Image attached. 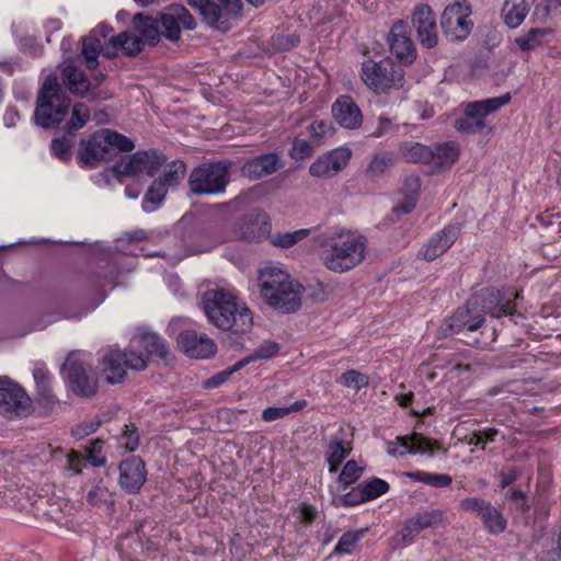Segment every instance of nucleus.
<instances>
[{"mask_svg": "<svg viewBox=\"0 0 561 561\" xmlns=\"http://www.w3.org/2000/svg\"><path fill=\"white\" fill-rule=\"evenodd\" d=\"M318 145L313 140L295 139L289 150V156L295 160L310 157Z\"/></svg>", "mask_w": 561, "mask_h": 561, "instance_id": "obj_50", "label": "nucleus"}, {"mask_svg": "<svg viewBox=\"0 0 561 561\" xmlns=\"http://www.w3.org/2000/svg\"><path fill=\"white\" fill-rule=\"evenodd\" d=\"M124 355V365L127 368H131L135 370H144L147 368V360L142 356V354H138L134 351H122Z\"/></svg>", "mask_w": 561, "mask_h": 561, "instance_id": "obj_58", "label": "nucleus"}, {"mask_svg": "<svg viewBox=\"0 0 561 561\" xmlns=\"http://www.w3.org/2000/svg\"><path fill=\"white\" fill-rule=\"evenodd\" d=\"M309 173L317 178H331L336 174L333 173V169H331V159L328 152L320 156L316 161L311 163Z\"/></svg>", "mask_w": 561, "mask_h": 561, "instance_id": "obj_52", "label": "nucleus"}, {"mask_svg": "<svg viewBox=\"0 0 561 561\" xmlns=\"http://www.w3.org/2000/svg\"><path fill=\"white\" fill-rule=\"evenodd\" d=\"M61 371L77 396L89 398L96 393L98 378L95 374L76 353H70L67 356Z\"/></svg>", "mask_w": 561, "mask_h": 561, "instance_id": "obj_12", "label": "nucleus"}, {"mask_svg": "<svg viewBox=\"0 0 561 561\" xmlns=\"http://www.w3.org/2000/svg\"><path fill=\"white\" fill-rule=\"evenodd\" d=\"M70 108V117L66 121L61 130L76 137L77 131L82 129L91 119V114L90 108L82 102L75 103Z\"/></svg>", "mask_w": 561, "mask_h": 561, "instance_id": "obj_34", "label": "nucleus"}, {"mask_svg": "<svg viewBox=\"0 0 561 561\" xmlns=\"http://www.w3.org/2000/svg\"><path fill=\"white\" fill-rule=\"evenodd\" d=\"M390 51L402 64L410 65L416 58V49L411 38V28L407 21L398 20L388 36Z\"/></svg>", "mask_w": 561, "mask_h": 561, "instance_id": "obj_15", "label": "nucleus"}, {"mask_svg": "<svg viewBox=\"0 0 561 561\" xmlns=\"http://www.w3.org/2000/svg\"><path fill=\"white\" fill-rule=\"evenodd\" d=\"M36 390H37V401L39 404L44 405L45 408L51 409L58 402L55 394L53 393L50 383L38 386V387H36Z\"/></svg>", "mask_w": 561, "mask_h": 561, "instance_id": "obj_63", "label": "nucleus"}, {"mask_svg": "<svg viewBox=\"0 0 561 561\" xmlns=\"http://www.w3.org/2000/svg\"><path fill=\"white\" fill-rule=\"evenodd\" d=\"M360 77L369 89L377 93H383L390 89L403 87L404 71L400 66H396L390 58H383L380 61H364Z\"/></svg>", "mask_w": 561, "mask_h": 561, "instance_id": "obj_8", "label": "nucleus"}, {"mask_svg": "<svg viewBox=\"0 0 561 561\" xmlns=\"http://www.w3.org/2000/svg\"><path fill=\"white\" fill-rule=\"evenodd\" d=\"M489 503L479 497H466L460 501L459 507L465 512H477L481 516Z\"/></svg>", "mask_w": 561, "mask_h": 561, "instance_id": "obj_62", "label": "nucleus"}, {"mask_svg": "<svg viewBox=\"0 0 561 561\" xmlns=\"http://www.w3.org/2000/svg\"><path fill=\"white\" fill-rule=\"evenodd\" d=\"M308 130L311 134L312 140L319 145L320 139L328 134H332L334 129L329 123L324 121H314L312 124H310Z\"/></svg>", "mask_w": 561, "mask_h": 561, "instance_id": "obj_61", "label": "nucleus"}, {"mask_svg": "<svg viewBox=\"0 0 561 561\" xmlns=\"http://www.w3.org/2000/svg\"><path fill=\"white\" fill-rule=\"evenodd\" d=\"M366 248L367 240L364 237L332 239L324 245L321 260L330 271L344 273L364 261Z\"/></svg>", "mask_w": 561, "mask_h": 561, "instance_id": "obj_5", "label": "nucleus"}, {"mask_svg": "<svg viewBox=\"0 0 561 561\" xmlns=\"http://www.w3.org/2000/svg\"><path fill=\"white\" fill-rule=\"evenodd\" d=\"M139 343L150 356L167 359L170 352L165 341L156 332L144 330L139 333Z\"/></svg>", "mask_w": 561, "mask_h": 561, "instance_id": "obj_32", "label": "nucleus"}, {"mask_svg": "<svg viewBox=\"0 0 561 561\" xmlns=\"http://www.w3.org/2000/svg\"><path fill=\"white\" fill-rule=\"evenodd\" d=\"M131 25L145 45L156 46L159 43L160 32L157 20L152 16L138 12L133 16Z\"/></svg>", "mask_w": 561, "mask_h": 561, "instance_id": "obj_27", "label": "nucleus"}, {"mask_svg": "<svg viewBox=\"0 0 561 561\" xmlns=\"http://www.w3.org/2000/svg\"><path fill=\"white\" fill-rule=\"evenodd\" d=\"M511 101L508 93L496 98L470 102L466 105L463 116L455 121V128L467 135H488L492 127L485 121V116L499 111Z\"/></svg>", "mask_w": 561, "mask_h": 561, "instance_id": "obj_7", "label": "nucleus"}, {"mask_svg": "<svg viewBox=\"0 0 561 561\" xmlns=\"http://www.w3.org/2000/svg\"><path fill=\"white\" fill-rule=\"evenodd\" d=\"M445 512L442 510L423 511L409 518L402 529V536L413 537L426 528H435L444 524Z\"/></svg>", "mask_w": 561, "mask_h": 561, "instance_id": "obj_24", "label": "nucleus"}, {"mask_svg": "<svg viewBox=\"0 0 561 561\" xmlns=\"http://www.w3.org/2000/svg\"><path fill=\"white\" fill-rule=\"evenodd\" d=\"M174 11L179 22L185 30L193 31L196 27V21L190 11L182 4H174Z\"/></svg>", "mask_w": 561, "mask_h": 561, "instance_id": "obj_64", "label": "nucleus"}, {"mask_svg": "<svg viewBox=\"0 0 561 561\" xmlns=\"http://www.w3.org/2000/svg\"><path fill=\"white\" fill-rule=\"evenodd\" d=\"M283 167L279 156L275 152L260 154L248 159L241 167L242 176L255 181L265 175H271Z\"/></svg>", "mask_w": 561, "mask_h": 561, "instance_id": "obj_20", "label": "nucleus"}, {"mask_svg": "<svg viewBox=\"0 0 561 561\" xmlns=\"http://www.w3.org/2000/svg\"><path fill=\"white\" fill-rule=\"evenodd\" d=\"M178 345L188 357L208 358L216 354L215 342L205 333L198 334L195 330H186L179 334Z\"/></svg>", "mask_w": 561, "mask_h": 561, "instance_id": "obj_18", "label": "nucleus"}, {"mask_svg": "<svg viewBox=\"0 0 561 561\" xmlns=\"http://www.w3.org/2000/svg\"><path fill=\"white\" fill-rule=\"evenodd\" d=\"M405 476L413 481L423 482L432 488H446L451 484L453 478L446 473H431L426 471L407 472Z\"/></svg>", "mask_w": 561, "mask_h": 561, "instance_id": "obj_37", "label": "nucleus"}, {"mask_svg": "<svg viewBox=\"0 0 561 561\" xmlns=\"http://www.w3.org/2000/svg\"><path fill=\"white\" fill-rule=\"evenodd\" d=\"M340 381L348 388L360 390L368 386V377L358 370L350 369L342 374Z\"/></svg>", "mask_w": 561, "mask_h": 561, "instance_id": "obj_51", "label": "nucleus"}, {"mask_svg": "<svg viewBox=\"0 0 561 561\" xmlns=\"http://www.w3.org/2000/svg\"><path fill=\"white\" fill-rule=\"evenodd\" d=\"M280 346L278 343L273 341L263 342L253 354L244 357L241 362H245V366L256 359H268L278 354Z\"/></svg>", "mask_w": 561, "mask_h": 561, "instance_id": "obj_47", "label": "nucleus"}, {"mask_svg": "<svg viewBox=\"0 0 561 561\" xmlns=\"http://www.w3.org/2000/svg\"><path fill=\"white\" fill-rule=\"evenodd\" d=\"M331 159V169H333V173H339L342 171L348 163L352 151L348 148H336L328 152Z\"/></svg>", "mask_w": 561, "mask_h": 561, "instance_id": "obj_54", "label": "nucleus"}, {"mask_svg": "<svg viewBox=\"0 0 561 561\" xmlns=\"http://www.w3.org/2000/svg\"><path fill=\"white\" fill-rule=\"evenodd\" d=\"M147 470L145 461L131 456L119 463V485L128 493H137L145 484Z\"/></svg>", "mask_w": 561, "mask_h": 561, "instance_id": "obj_19", "label": "nucleus"}, {"mask_svg": "<svg viewBox=\"0 0 561 561\" xmlns=\"http://www.w3.org/2000/svg\"><path fill=\"white\" fill-rule=\"evenodd\" d=\"M460 232L458 225H448L442 231L433 236L421 251L426 261H433L445 253L457 240Z\"/></svg>", "mask_w": 561, "mask_h": 561, "instance_id": "obj_22", "label": "nucleus"}, {"mask_svg": "<svg viewBox=\"0 0 561 561\" xmlns=\"http://www.w3.org/2000/svg\"><path fill=\"white\" fill-rule=\"evenodd\" d=\"M364 472V468L359 467L355 460H348L344 465L342 472L337 478L339 484L345 489L355 483Z\"/></svg>", "mask_w": 561, "mask_h": 561, "instance_id": "obj_46", "label": "nucleus"}, {"mask_svg": "<svg viewBox=\"0 0 561 561\" xmlns=\"http://www.w3.org/2000/svg\"><path fill=\"white\" fill-rule=\"evenodd\" d=\"M122 351L110 348L101 359V370L108 383H119L126 376Z\"/></svg>", "mask_w": 561, "mask_h": 561, "instance_id": "obj_26", "label": "nucleus"}, {"mask_svg": "<svg viewBox=\"0 0 561 561\" xmlns=\"http://www.w3.org/2000/svg\"><path fill=\"white\" fill-rule=\"evenodd\" d=\"M439 448L438 442L413 432L411 435L398 436L396 442H390L388 444V454L391 456H404L407 454L433 455Z\"/></svg>", "mask_w": 561, "mask_h": 561, "instance_id": "obj_17", "label": "nucleus"}, {"mask_svg": "<svg viewBox=\"0 0 561 561\" xmlns=\"http://www.w3.org/2000/svg\"><path fill=\"white\" fill-rule=\"evenodd\" d=\"M169 187L159 179H156L148 187L144 197L142 208L146 211H151L159 205L165 197Z\"/></svg>", "mask_w": 561, "mask_h": 561, "instance_id": "obj_38", "label": "nucleus"}, {"mask_svg": "<svg viewBox=\"0 0 561 561\" xmlns=\"http://www.w3.org/2000/svg\"><path fill=\"white\" fill-rule=\"evenodd\" d=\"M32 402L24 389L9 379H0V414L7 419L26 416Z\"/></svg>", "mask_w": 561, "mask_h": 561, "instance_id": "obj_13", "label": "nucleus"}, {"mask_svg": "<svg viewBox=\"0 0 561 561\" xmlns=\"http://www.w3.org/2000/svg\"><path fill=\"white\" fill-rule=\"evenodd\" d=\"M552 33L549 27L531 28L528 33L522 37H517L515 43L523 51L531 50L543 43V37Z\"/></svg>", "mask_w": 561, "mask_h": 561, "instance_id": "obj_39", "label": "nucleus"}, {"mask_svg": "<svg viewBox=\"0 0 561 561\" xmlns=\"http://www.w3.org/2000/svg\"><path fill=\"white\" fill-rule=\"evenodd\" d=\"M186 164L182 160H173L167 164L164 172L158 178L168 187L175 186L183 180Z\"/></svg>", "mask_w": 561, "mask_h": 561, "instance_id": "obj_40", "label": "nucleus"}, {"mask_svg": "<svg viewBox=\"0 0 561 561\" xmlns=\"http://www.w3.org/2000/svg\"><path fill=\"white\" fill-rule=\"evenodd\" d=\"M433 159L430 163L437 171H445L451 168L459 157V148L454 142H445L436 145L432 148Z\"/></svg>", "mask_w": 561, "mask_h": 561, "instance_id": "obj_29", "label": "nucleus"}, {"mask_svg": "<svg viewBox=\"0 0 561 561\" xmlns=\"http://www.w3.org/2000/svg\"><path fill=\"white\" fill-rule=\"evenodd\" d=\"M310 233L309 229H299L293 232L274 236L272 244L278 248H290Z\"/></svg>", "mask_w": 561, "mask_h": 561, "instance_id": "obj_49", "label": "nucleus"}, {"mask_svg": "<svg viewBox=\"0 0 561 561\" xmlns=\"http://www.w3.org/2000/svg\"><path fill=\"white\" fill-rule=\"evenodd\" d=\"M260 291L265 302L282 313L297 311L301 306L300 285H294L285 272L271 267L261 272Z\"/></svg>", "mask_w": 561, "mask_h": 561, "instance_id": "obj_4", "label": "nucleus"}, {"mask_svg": "<svg viewBox=\"0 0 561 561\" xmlns=\"http://www.w3.org/2000/svg\"><path fill=\"white\" fill-rule=\"evenodd\" d=\"M412 25L422 47L434 48L438 44L437 23L434 11L428 4H419L412 13Z\"/></svg>", "mask_w": 561, "mask_h": 561, "instance_id": "obj_16", "label": "nucleus"}, {"mask_svg": "<svg viewBox=\"0 0 561 561\" xmlns=\"http://www.w3.org/2000/svg\"><path fill=\"white\" fill-rule=\"evenodd\" d=\"M243 367H245V362L239 360L234 365H232V366L215 374L210 378L206 379L203 382V387L205 389L217 388V387L224 385L225 382H227L234 373L241 370Z\"/></svg>", "mask_w": 561, "mask_h": 561, "instance_id": "obj_45", "label": "nucleus"}, {"mask_svg": "<svg viewBox=\"0 0 561 561\" xmlns=\"http://www.w3.org/2000/svg\"><path fill=\"white\" fill-rule=\"evenodd\" d=\"M472 9L467 0H457L447 5L440 16L444 35L451 42L466 41L473 28Z\"/></svg>", "mask_w": 561, "mask_h": 561, "instance_id": "obj_10", "label": "nucleus"}, {"mask_svg": "<svg viewBox=\"0 0 561 561\" xmlns=\"http://www.w3.org/2000/svg\"><path fill=\"white\" fill-rule=\"evenodd\" d=\"M122 445L129 451H134L139 445V435L134 424H126L121 436Z\"/></svg>", "mask_w": 561, "mask_h": 561, "instance_id": "obj_56", "label": "nucleus"}, {"mask_svg": "<svg viewBox=\"0 0 561 561\" xmlns=\"http://www.w3.org/2000/svg\"><path fill=\"white\" fill-rule=\"evenodd\" d=\"M61 81L77 96L83 98L89 92L90 80L88 76L73 65H66L62 68Z\"/></svg>", "mask_w": 561, "mask_h": 561, "instance_id": "obj_28", "label": "nucleus"}, {"mask_svg": "<svg viewBox=\"0 0 561 561\" xmlns=\"http://www.w3.org/2000/svg\"><path fill=\"white\" fill-rule=\"evenodd\" d=\"M34 111V122L43 129L58 127L68 116L71 99L56 73H49L42 83Z\"/></svg>", "mask_w": 561, "mask_h": 561, "instance_id": "obj_3", "label": "nucleus"}, {"mask_svg": "<svg viewBox=\"0 0 561 561\" xmlns=\"http://www.w3.org/2000/svg\"><path fill=\"white\" fill-rule=\"evenodd\" d=\"M202 305L208 321L216 328L229 331L231 346L241 347L240 334L249 332L253 325L251 310L229 290L224 288L207 289L202 297Z\"/></svg>", "mask_w": 561, "mask_h": 561, "instance_id": "obj_1", "label": "nucleus"}, {"mask_svg": "<svg viewBox=\"0 0 561 561\" xmlns=\"http://www.w3.org/2000/svg\"><path fill=\"white\" fill-rule=\"evenodd\" d=\"M187 4L194 10H197L203 16V21L221 32L230 28L228 19L225 18L222 9L211 0H187Z\"/></svg>", "mask_w": 561, "mask_h": 561, "instance_id": "obj_25", "label": "nucleus"}, {"mask_svg": "<svg viewBox=\"0 0 561 561\" xmlns=\"http://www.w3.org/2000/svg\"><path fill=\"white\" fill-rule=\"evenodd\" d=\"M165 163L167 156L158 149L138 150L130 154L127 160L116 161L112 171L117 176L147 174L152 178Z\"/></svg>", "mask_w": 561, "mask_h": 561, "instance_id": "obj_11", "label": "nucleus"}, {"mask_svg": "<svg viewBox=\"0 0 561 561\" xmlns=\"http://www.w3.org/2000/svg\"><path fill=\"white\" fill-rule=\"evenodd\" d=\"M402 158L412 163H430L433 159L432 148L415 141H404L399 147Z\"/></svg>", "mask_w": 561, "mask_h": 561, "instance_id": "obj_33", "label": "nucleus"}, {"mask_svg": "<svg viewBox=\"0 0 561 561\" xmlns=\"http://www.w3.org/2000/svg\"><path fill=\"white\" fill-rule=\"evenodd\" d=\"M76 137L60 130L56 133L50 141L51 154L62 163H68L72 159Z\"/></svg>", "mask_w": 561, "mask_h": 561, "instance_id": "obj_30", "label": "nucleus"}, {"mask_svg": "<svg viewBox=\"0 0 561 561\" xmlns=\"http://www.w3.org/2000/svg\"><path fill=\"white\" fill-rule=\"evenodd\" d=\"M101 421L95 419L92 421H83L79 425H77L75 428H72L71 434L77 439H82L85 436L94 433L98 431V428L101 426Z\"/></svg>", "mask_w": 561, "mask_h": 561, "instance_id": "obj_60", "label": "nucleus"}, {"mask_svg": "<svg viewBox=\"0 0 561 561\" xmlns=\"http://www.w3.org/2000/svg\"><path fill=\"white\" fill-rule=\"evenodd\" d=\"M535 0H506L504 21L511 28L519 26L525 20Z\"/></svg>", "mask_w": 561, "mask_h": 561, "instance_id": "obj_31", "label": "nucleus"}, {"mask_svg": "<svg viewBox=\"0 0 561 561\" xmlns=\"http://www.w3.org/2000/svg\"><path fill=\"white\" fill-rule=\"evenodd\" d=\"M135 142L127 136L108 128H102L79 141L78 164L83 169H95L104 161H113L119 152H130Z\"/></svg>", "mask_w": 561, "mask_h": 561, "instance_id": "obj_2", "label": "nucleus"}, {"mask_svg": "<svg viewBox=\"0 0 561 561\" xmlns=\"http://www.w3.org/2000/svg\"><path fill=\"white\" fill-rule=\"evenodd\" d=\"M363 534H364V530L346 531L345 534H343L334 548V553H336V554L351 553L352 549L354 548L356 542L360 539Z\"/></svg>", "mask_w": 561, "mask_h": 561, "instance_id": "obj_53", "label": "nucleus"}, {"mask_svg": "<svg viewBox=\"0 0 561 561\" xmlns=\"http://www.w3.org/2000/svg\"><path fill=\"white\" fill-rule=\"evenodd\" d=\"M102 49V44L99 38L87 36L82 39V55L85 58L87 67L94 69L98 67V55Z\"/></svg>", "mask_w": 561, "mask_h": 561, "instance_id": "obj_41", "label": "nucleus"}, {"mask_svg": "<svg viewBox=\"0 0 561 561\" xmlns=\"http://www.w3.org/2000/svg\"><path fill=\"white\" fill-rule=\"evenodd\" d=\"M159 19L161 22L162 31L160 36L163 35L171 42H178L181 38V27L178 15L175 14L174 7L171 5L169 12L160 13Z\"/></svg>", "mask_w": 561, "mask_h": 561, "instance_id": "obj_35", "label": "nucleus"}, {"mask_svg": "<svg viewBox=\"0 0 561 561\" xmlns=\"http://www.w3.org/2000/svg\"><path fill=\"white\" fill-rule=\"evenodd\" d=\"M307 405L306 400H299L294 402L289 407L278 408V407H268L262 413V419L265 422H273L275 420L285 417L286 415L298 412L302 410Z\"/></svg>", "mask_w": 561, "mask_h": 561, "instance_id": "obj_43", "label": "nucleus"}, {"mask_svg": "<svg viewBox=\"0 0 561 561\" xmlns=\"http://www.w3.org/2000/svg\"><path fill=\"white\" fill-rule=\"evenodd\" d=\"M398 126L392 121L385 116H379L377 127L368 133L369 137L380 138L386 135L392 134L397 130Z\"/></svg>", "mask_w": 561, "mask_h": 561, "instance_id": "obj_59", "label": "nucleus"}, {"mask_svg": "<svg viewBox=\"0 0 561 561\" xmlns=\"http://www.w3.org/2000/svg\"><path fill=\"white\" fill-rule=\"evenodd\" d=\"M485 318L480 312L479 308L469 306V299L466 304L459 307L455 313L448 319L444 333L458 334L459 341L467 345H479L481 343L479 332L481 327L484 324Z\"/></svg>", "mask_w": 561, "mask_h": 561, "instance_id": "obj_9", "label": "nucleus"}, {"mask_svg": "<svg viewBox=\"0 0 561 561\" xmlns=\"http://www.w3.org/2000/svg\"><path fill=\"white\" fill-rule=\"evenodd\" d=\"M332 115L336 123L346 129H356L363 124L359 106L348 95H341L332 104Z\"/></svg>", "mask_w": 561, "mask_h": 561, "instance_id": "obj_21", "label": "nucleus"}, {"mask_svg": "<svg viewBox=\"0 0 561 561\" xmlns=\"http://www.w3.org/2000/svg\"><path fill=\"white\" fill-rule=\"evenodd\" d=\"M469 306L479 308L484 318L485 314H490L493 318H501L502 316H510L512 319L514 317H522L517 312L515 304L510 299L504 300L501 291L496 288H486L471 295Z\"/></svg>", "mask_w": 561, "mask_h": 561, "instance_id": "obj_14", "label": "nucleus"}, {"mask_svg": "<svg viewBox=\"0 0 561 561\" xmlns=\"http://www.w3.org/2000/svg\"><path fill=\"white\" fill-rule=\"evenodd\" d=\"M392 164L393 160L390 153L383 152L375 154L366 168V175L371 179L378 178Z\"/></svg>", "mask_w": 561, "mask_h": 561, "instance_id": "obj_44", "label": "nucleus"}, {"mask_svg": "<svg viewBox=\"0 0 561 561\" xmlns=\"http://www.w3.org/2000/svg\"><path fill=\"white\" fill-rule=\"evenodd\" d=\"M350 450L343 446L341 440L331 442L329 445L328 462L330 465V472L336 471L339 465L348 456Z\"/></svg>", "mask_w": 561, "mask_h": 561, "instance_id": "obj_48", "label": "nucleus"}, {"mask_svg": "<svg viewBox=\"0 0 561 561\" xmlns=\"http://www.w3.org/2000/svg\"><path fill=\"white\" fill-rule=\"evenodd\" d=\"M104 440L101 438H96L91 442L90 446L87 448V460L94 467H101L105 465V457L101 456L103 449Z\"/></svg>", "mask_w": 561, "mask_h": 561, "instance_id": "obj_55", "label": "nucleus"}, {"mask_svg": "<svg viewBox=\"0 0 561 561\" xmlns=\"http://www.w3.org/2000/svg\"><path fill=\"white\" fill-rule=\"evenodd\" d=\"M232 167L233 162L227 159L197 165L187 180L191 193L197 196L224 193L230 182Z\"/></svg>", "mask_w": 561, "mask_h": 561, "instance_id": "obj_6", "label": "nucleus"}, {"mask_svg": "<svg viewBox=\"0 0 561 561\" xmlns=\"http://www.w3.org/2000/svg\"><path fill=\"white\" fill-rule=\"evenodd\" d=\"M144 46L145 44L135 33L124 31L110 38L108 45L104 50V56L114 58L117 56V50L121 49L123 55L136 57L144 50Z\"/></svg>", "mask_w": 561, "mask_h": 561, "instance_id": "obj_23", "label": "nucleus"}, {"mask_svg": "<svg viewBox=\"0 0 561 561\" xmlns=\"http://www.w3.org/2000/svg\"><path fill=\"white\" fill-rule=\"evenodd\" d=\"M274 46L282 51L290 50L298 46L300 37L296 33L291 34H279L273 37Z\"/></svg>", "mask_w": 561, "mask_h": 561, "instance_id": "obj_57", "label": "nucleus"}, {"mask_svg": "<svg viewBox=\"0 0 561 561\" xmlns=\"http://www.w3.org/2000/svg\"><path fill=\"white\" fill-rule=\"evenodd\" d=\"M481 519L490 534L499 535L506 528V519L502 513L491 503L486 505Z\"/></svg>", "mask_w": 561, "mask_h": 561, "instance_id": "obj_36", "label": "nucleus"}, {"mask_svg": "<svg viewBox=\"0 0 561 561\" xmlns=\"http://www.w3.org/2000/svg\"><path fill=\"white\" fill-rule=\"evenodd\" d=\"M366 501L375 500L389 491V483L379 478H370L360 483Z\"/></svg>", "mask_w": 561, "mask_h": 561, "instance_id": "obj_42", "label": "nucleus"}]
</instances>
